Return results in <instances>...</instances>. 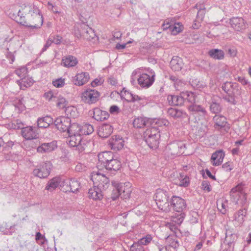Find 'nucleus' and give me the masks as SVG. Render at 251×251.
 <instances>
[{"label": "nucleus", "instance_id": "obj_1", "mask_svg": "<svg viewBox=\"0 0 251 251\" xmlns=\"http://www.w3.org/2000/svg\"><path fill=\"white\" fill-rule=\"evenodd\" d=\"M230 196L236 204L243 207L234 215V220L242 223L244 221V217L246 216L247 211V195L243 191L242 186L238 184L231 189L230 191Z\"/></svg>", "mask_w": 251, "mask_h": 251}, {"label": "nucleus", "instance_id": "obj_2", "mask_svg": "<svg viewBox=\"0 0 251 251\" xmlns=\"http://www.w3.org/2000/svg\"><path fill=\"white\" fill-rule=\"evenodd\" d=\"M221 89L227 95L223 99L232 104H236L235 97L241 94V87L237 82L226 81L221 85Z\"/></svg>", "mask_w": 251, "mask_h": 251}, {"label": "nucleus", "instance_id": "obj_3", "mask_svg": "<svg viewBox=\"0 0 251 251\" xmlns=\"http://www.w3.org/2000/svg\"><path fill=\"white\" fill-rule=\"evenodd\" d=\"M144 138L148 146L152 149L158 148L160 143V131L156 127L151 126L144 133Z\"/></svg>", "mask_w": 251, "mask_h": 251}, {"label": "nucleus", "instance_id": "obj_4", "mask_svg": "<svg viewBox=\"0 0 251 251\" xmlns=\"http://www.w3.org/2000/svg\"><path fill=\"white\" fill-rule=\"evenodd\" d=\"M169 193L163 189H157L154 196V200L159 209L165 212L170 211V203L169 202Z\"/></svg>", "mask_w": 251, "mask_h": 251}, {"label": "nucleus", "instance_id": "obj_5", "mask_svg": "<svg viewBox=\"0 0 251 251\" xmlns=\"http://www.w3.org/2000/svg\"><path fill=\"white\" fill-rule=\"evenodd\" d=\"M170 209L173 208L174 211L180 213L177 215L178 217L177 223H181L185 217V214L184 211L186 208V203L185 201L181 197L173 196L170 202Z\"/></svg>", "mask_w": 251, "mask_h": 251}, {"label": "nucleus", "instance_id": "obj_6", "mask_svg": "<svg viewBox=\"0 0 251 251\" xmlns=\"http://www.w3.org/2000/svg\"><path fill=\"white\" fill-rule=\"evenodd\" d=\"M137 84L142 89L150 87L155 81V74L154 71H151L149 74L147 73H136Z\"/></svg>", "mask_w": 251, "mask_h": 251}, {"label": "nucleus", "instance_id": "obj_7", "mask_svg": "<svg viewBox=\"0 0 251 251\" xmlns=\"http://www.w3.org/2000/svg\"><path fill=\"white\" fill-rule=\"evenodd\" d=\"M52 164L50 162H42L35 166L33 175L40 178H47L50 174Z\"/></svg>", "mask_w": 251, "mask_h": 251}, {"label": "nucleus", "instance_id": "obj_8", "mask_svg": "<svg viewBox=\"0 0 251 251\" xmlns=\"http://www.w3.org/2000/svg\"><path fill=\"white\" fill-rule=\"evenodd\" d=\"M31 13L30 23L32 24H28L26 27H30L32 29H37L41 27L43 23V17L40 10L37 8L33 7L32 10L29 11Z\"/></svg>", "mask_w": 251, "mask_h": 251}, {"label": "nucleus", "instance_id": "obj_9", "mask_svg": "<svg viewBox=\"0 0 251 251\" xmlns=\"http://www.w3.org/2000/svg\"><path fill=\"white\" fill-rule=\"evenodd\" d=\"M153 237L151 235L148 234L137 242H135L130 246V251H149L147 248H145L144 246H147L152 241Z\"/></svg>", "mask_w": 251, "mask_h": 251}, {"label": "nucleus", "instance_id": "obj_10", "mask_svg": "<svg viewBox=\"0 0 251 251\" xmlns=\"http://www.w3.org/2000/svg\"><path fill=\"white\" fill-rule=\"evenodd\" d=\"M100 96V93L98 91L88 89L82 93L81 100L85 103L92 104L98 101Z\"/></svg>", "mask_w": 251, "mask_h": 251}, {"label": "nucleus", "instance_id": "obj_11", "mask_svg": "<svg viewBox=\"0 0 251 251\" xmlns=\"http://www.w3.org/2000/svg\"><path fill=\"white\" fill-rule=\"evenodd\" d=\"M185 144L182 142H174L166 147L168 153L173 156H179L184 153Z\"/></svg>", "mask_w": 251, "mask_h": 251}, {"label": "nucleus", "instance_id": "obj_12", "mask_svg": "<svg viewBox=\"0 0 251 251\" xmlns=\"http://www.w3.org/2000/svg\"><path fill=\"white\" fill-rule=\"evenodd\" d=\"M159 122L157 119H151L146 117H138L133 122V126L137 128H141L145 126H153V123L157 124Z\"/></svg>", "mask_w": 251, "mask_h": 251}, {"label": "nucleus", "instance_id": "obj_13", "mask_svg": "<svg viewBox=\"0 0 251 251\" xmlns=\"http://www.w3.org/2000/svg\"><path fill=\"white\" fill-rule=\"evenodd\" d=\"M71 122V120L69 117L61 116L55 119L54 126L58 130L66 132L68 130Z\"/></svg>", "mask_w": 251, "mask_h": 251}, {"label": "nucleus", "instance_id": "obj_14", "mask_svg": "<svg viewBox=\"0 0 251 251\" xmlns=\"http://www.w3.org/2000/svg\"><path fill=\"white\" fill-rule=\"evenodd\" d=\"M21 134L25 139L30 141V144L31 145L32 147L33 148L34 143L32 140L36 139L38 135V134L33 127L31 126H28L22 128Z\"/></svg>", "mask_w": 251, "mask_h": 251}, {"label": "nucleus", "instance_id": "obj_15", "mask_svg": "<svg viewBox=\"0 0 251 251\" xmlns=\"http://www.w3.org/2000/svg\"><path fill=\"white\" fill-rule=\"evenodd\" d=\"M162 28L164 30L168 29L171 31L172 34L176 35L182 31L183 26L180 23H174L173 22L170 23L167 20L162 25Z\"/></svg>", "mask_w": 251, "mask_h": 251}, {"label": "nucleus", "instance_id": "obj_16", "mask_svg": "<svg viewBox=\"0 0 251 251\" xmlns=\"http://www.w3.org/2000/svg\"><path fill=\"white\" fill-rule=\"evenodd\" d=\"M115 157L113 153L110 151H106L100 153L98 154V160L102 167L106 169L110 164V162Z\"/></svg>", "mask_w": 251, "mask_h": 251}, {"label": "nucleus", "instance_id": "obj_17", "mask_svg": "<svg viewBox=\"0 0 251 251\" xmlns=\"http://www.w3.org/2000/svg\"><path fill=\"white\" fill-rule=\"evenodd\" d=\"M124 143V139L120 135H114L109 140L108 145L112 150L117 151L123 148Z\"/></svg>", "mask_w": 251, "mask_h": 251}, {"label": "nucleus", "instance_id": "obj_18", "mask_svg": "<svg viewBox=\"0 0 251 251\" xmlns=\"http://www.w3.org/2000/svg\"><path fill=\"white\" fill-rule=\"evenodd\" d=\"M10 17L15 21L18 24L24 25H28V23L25 21V14L20 9H16L13 12L9 13Z\"/></svg>", "mask_w": 251, "mask_h": 251}, {"label": "nucleus", "instance_id": "obj_19", "mask_svg": "<svg viewBox=\"0 0 251 251\" xmlns=\"http://www.w3.org/2000/svg\"><path fill=\"white\" fill-rule=\"evenodd\" d=\"M96 181L94 182L95 185L99 187L102 191L105 190L110 185L109 179L104 175L98 174L95 178Z\"/></svg>", "mask_w": 251, "mask_h": 251}, {"label": "nucleus", "instance_id": "obj_20", "mask_svg": "<svg viewBox=\"0 0 251 251\" xmlns=\"http://www.w3.org/2000/svg\"><path fill=\"white\" fill-rule=\"evenodd\" d=\"M167 100L169 105L172 106H181L184 104L183 95L181 92L179 95H169Z\"/></svg>", "mask_w": 251, "mask_h": 251}, {"label": "nucleus", "instance_id": "obj_21", "mask_svg": "<svg viewBox=\"0 0 251 251\" xmlns=\"http://www.w3.org/2000/svg\"><path fill=\"white\" fill-rule=\"evenodd\" d=\"M246 22L242 17H235L230 19V24L231 27L236 31H240L245 29Z\"/></svg>", "mask_w": 251, "mask_h": 251}, {"label": "nucleus", "instance_id": "obj_22", "mask_svg": "<svg viewBox=\"0 0 251 251\" xmlns=\"http://www.w3.org/2000/svg\"><path fill=\"white\" fill-rule=\"evenodd\" d=\"M91 115H93L92 118L97 121H103L107 120L109 117V113L101 110L100 108L96 107L93 109L92 113L89 112Z\"/></svg>", "mask_w": 251, "mask_h": 251}, {"label": "nucleus", "instance_id": "obj_23", "mask_svg": "<svg viewBox=\"0 0 251 251\" xmlns=\"http://www.w3.org/2000/svg\"><path fill=\"white\" fill-rule=\"evenodd\" d=\"M89 74L87 72H82L77 74L73 78V82L75 85L77 86H82L86 83L89 80Z\"/></svg>", "mask_w": 251, "mask_h": 251}, {"label": "nucleus", "instance_id": "obj_24", "mask_svg": "<svg viewBox=\"0 0 251 251\" xmlns=\"http://www.w3.org/2000/svg\"><path fill=\"white\" fill-rule=\"evenodd\" d=\"M57 148V142L53 141L49 143H42L37 148V151L39 153L50 152L54 151Z\"/></svg>", "mask_w": 251, "mask_h": 251}, {"label": "nucleus", "instance_id": "obj_25", "mask_svg": "<svg viewBox=\"0 0 251 251\" xmlns=\"http://www.w3.org/2000/svg\"><path fill=\"white\" fill-rule=\"evenodd\" d=\"M93 144V141L82 138L77 150L79 153H89L91 151Z\"/></svg>", "mask_w": 251, "mask_h": 251}, {"label": "nucleus", "instance_id": "obj_26", "mask_svg": "<svg viewBox=\"0 0 251 251\" xmlns=\"http://www.w3.org/2000/svg\"><path fill=\"white\" fill-rule=\"evenodd\" d=\"M103 191L96 185L89 190L88 197L90 199L95 201L100 200L103 198Z\"/></svg>", "mask_w": 251, "mask_h": 251}, {"label": "nucleus", "instance_id": "obj_27", "mask_svg": "<svg viewBox=\"0 0 251 251\" xmlns=\"http://www.w3.org/2000/svg\"><path fill=\"white\" fill-rule=\"evenodd\" d=\"M225 156V152L223 150H219L214 152L211 156V162L214 166H217L221 165Z\"/></svg>", "mask_w": 251, "mask_h": 251}, {"label": "nucleus", "instance_id": "obj_28", "mask_svg": "<svg viewBox=\"0 0 251 251\" xmlns=\"http://www.w3.org/2000/svg\"><path fill=\"white\" fill-rule=\"evenodd\" d=\"M113 132V128L109 124H104L101 126L98 130V135L102 138L109 136Z\"/></svg>", "mask_w": 251, "mask_h": 251}, {"label": "nucleus", "instance_id": "obj_29", "mask_svg": "<svg viewBox=\"0 0 251 251\" xmlns=\"http://www.w3.org/2000/svg\"><path fill=\"white\" fill-rule=\"evenodd\" d=\"M213 120L214 123V127L220 130L223 128H226L227 124L226 119L224 116L216 115L214 116Z\"/></svg>", "mask_w": 251, "mask_h": 251}, {"label": "nucleus", "instance_id": "obj_30", "mask_svg": "<svg viewBox=\"0 0 251 251\" xmlns=\"http://www.w3.org/2000/svg\"><path fill=\"white\" fill-rule=\"evenodd\" d=\"M61 63L65 67L71 68L75 66L78 63V60L74 56L68 55L62 57Z\"/></svg>", "mask_w": 251, "mask_h": 251}, {"label": "nucleus", "instance_id": "obj_31", "mask_svg": "<svg viewBox=\"0 0 251 251\" xmlns=\"http://www.w3.org/2000/svg\"><path fill=\"white\" fill-rule=\"evenodd\" d=\"M183 66L182 60L178 56H174L170 62V66L172 70L179 71Z\"/></svg>", "mask_w": 251, "mask_h": 251}, {"label": "nucleus", "instance_id": "obj_32", "mask_svg": "<svg viewBox=\"0 0 251 251\" xmlns=\"http://www.w3.org/2000/svg\"><path fill=\"white\" fill-rule=\"evenodd\" d=\"M217 207L218 210L222 214H225L228 211V201L225 198L222 197L217 200Z\"/></svg>", "mask_w": 251, "mask_h": 251}, {"label": "nucleus", "instance_id": "obj_33", "mask_svg": "<svg viewBox=\"0 0 251 251\" xmlns=\"http://www.w3.org/2000/svg\"><path fill=\"white\" fill-rule=\"evenodd\" d=\"M60 181V176H55L52 178L50 179L47 184L45 189L50 192L54 191L56 188L59 187L60 183L61 182Z\"/></svg>", "mask_w": 251, "mask_h": 251}, {"label": "nucleus", "instance_id": "obj_34", "mask_svg": "<svg viewBox=\"0 0 251 251\" xmlns=\"http://www.w3.org/2000/svg\"><path fill=\"white\" fill-rule=\"evenodd\" d=\"M68 135L69 137V139H68L69 146L71 147H75L77 150L82 138L81 134L79 133Z\"/></svg>", "mask_w": 251, "mask_h": 251}, {"label": "nucleus", "instance_id": "obj_35", "mask_svg": "<svg viewBox=\"0 0 251 251\" xmlns=\"http://www.w3.org/2000/svg\"><path fill=\"white\" fill-rule=\"evenodd\" d=\"M179 182L177 185L180 187H187L190 184V178L189 174L185 173L184 172H181L179 173L178 176Z\"/></svg>", "mask_w": 251, "mask_h": 251}, {"label": "nucleus", "instance_id": "obj_36", "mask_svg": "<svg viewBox=\"0 0 251 251\" xmlns=\"http://www.w3.org/2000/svg\"><path fill=\"white\" fill-rule=\"evenodd\" d=\"M209 56L215 60H222L224 58L225 53L222 50L213 49L208 52Z\"/></svg>", "mask_w": 251, "mask_h": 251}, {"label": "nucleus", "instance_id": "obj_37", "mask_svg": "<svg viewBox=\"0 0 251 251\" xmlns=\"http://www.w3.org/2000/svg\"><path fill=\"white\" fill-rule=\"evenodd\" d=\"M34 81L32 78L27 77L25 76L21 80H17L16 82L20 86V89L25 90V88L29 87L33 85Z\"/></svg>", "mask_w": 251, "mask_h": 251}, {"label": "nucleus", "instance_id": "obj_38", "mask_svg": "<svg viewBox=\"0 0 251 251\" xmlns=\"http://www.w3.org/2000/svg\"><path fill=\"white\" fill-rule=\"evenodd\" d=\"M78 131L80 134L89 135L94 132V129L92 125L86 123L80 126Z\"/></svg>", "mask_w": 251, "mask_h": 251}, {"label": "nucleus", "instance_id": "obj_39", "mask_svg": "<svg viewBox=\"0 0 251 251\" xmlns=\"http://www.w3.org/2000/svg\"><path fill=\"white\" fill-rule=\"evenodd\" d=\"M182 95H183L184 104L188 103H194L196 101V97L194 93L191 91L182 92Z\"/></svg>", "mask_w": 251, "mask_h": 251}, {"label": "nucleus", "instance_id": "obj_40", "mask_svg": "<svg viewBox=\"0 0 251 251\" xmlns=\"http://www.w3.org/2000/svg\"><path fill=\"white\" fill-rule=\"evenodd\" d=\"M70 187L66 189V191H70V192L77 193L80 188V183L75 178L69 179Z\"/></svg>", "mask_w": 251, "mask_h": 251}, {"label": "nucleus", "instance_id": "obj_41", "mask_svg": "<svg viewBox=\"0 0 251 251\" xmlns=\"http://www.w3.org/2000/svg\"><path fill=\"white\" fill-rule=\"evenodd\" d=\"M121 166L122 164L119 160L114 157L113 160L111 161L108 167L106 168V170L116 172L121 168Z\"/></svg>", "mask_w": 251, "mask_h": 251}, {"label": "nucleus", "instance_id": "obj_42", "mask_svg": "<svg viewBox=\"0 0 251 251\" xmlns=\"http://www.w3.org/2000/svg\"><path fill=\"white\" fill-rule=\"evenodd\" d=\"M204 12V8H201L198 12L197 16L196 19L194 21V24H193L192 27L194 29H198L200 27L201 25V21H202L203 16V13Z\"/></svg>", "mask_w": 251, "mask_h": 251}, {"label": "nucleus", "instance_id": "obj_43", "mask_svg": "<svg viewBox=\"0 0 251 251\" xmlns=\"http://www.w3.org/2000/svg\"><path fill=\"white\" fill-rule=\"evenodd\" d=\"M167 113L168 116L174 119L182 117L183 114V111L172 107L168 109Z\"/></svg>", "mask_w": 251, "mask_h": 251}, {"label": "nucleus", "instance_id": "obj_44", "mask_svg": "<svg viewBox=\"0 0 251 251\" xmlns=\"http://www.w3.org/2000/svg\"><path fill=\"white\" fill-rule=\"evenodd\" d=\"M124 185L123 183H119L117 185L112 191L111 198L113 201L116 200L120 196L121 197V192L123 190Z\"/></svg>", "mask_w": 251, "mask_h": 251}, {"label": "nucleus", "instance_id": "obj_45", "mask_svg": "<svg viewBox=\"0 0 251 251\" xmlns=\"http://www.w3.org/2000/svg\"><path fill=\"white\" fill-rule=\"evenodd\" d=\"M89 26L85 24L84 23H82L80 24L79 27L78 28L77 30H75V35L77 38H83V35H85L86 33V31L88 29Z\"/></svg>", "mask_w": 251, "mask_h": 251}, {"label": "nucleus", "instance_id": "obj_46", "mask_svg": "<svg viewBox=\"0 0 251 251\" xmlns=\"http://www.w3.org/2000/svg\"><path fill=\"white\" fill-rule=\"evenodd\" d=\"M55 100H56L54 101L56 102V106L58 108L60 109L66 108L68 102L64 97L61 96L60 95L59 96L57 95L55 98Z\"/></svg>", "mask_w": 251, "mask_h": 251}, {"label": "nucleus", "instance_id": "obj_47", "mask_svg": "<svg viewBox=\"0 0 251 251\" xmlns=\"http://www.w3.org/2000/svg\"><path fill=\"white\" fill-rule=\"evenodd\" d=\"M190 83L192 86L196 90L200 91H202L204 89V85L202 81H200L198 79H190Z\"/></svg>", "mask_w": 251, "mask_h": 251}, {"label": "nucleus", "instance_id": "obj_48", "mask_svg": "<svg viewBox=\"0 0 251 251\" xmlns=\"http://www.w3.org/2000/svg\"><path fill=\"white\" fill-rule=\"evenodd\" d=\"M15 225L9 226L5 224L4 226L0 225V232L4 235H11L14 231Z\"/></svg>", "mask_w": 251, "mask_h": 251}, {"label": "nucleus", "instance_id": "obj_49", "mask_svg": "<svg viewBox=\"0 0 251 251\" xmlns=\"http://www.w3.org/2000/svg\"><path fill=\"white\" fill-rule=\"evenodd\" d=\"M79 127H80V126L77 124L75 123H71V122L70 126H69L68 130H67L66 132L68 133V135L79 134L78 131Z\"/></svg>", "mask_w": 251, "mask_h": 251}, {"label": "nucleus", "instance_id": "obj_50", "mask_svg": "<svg viewBox=\"0 0 251 251\" xmlns=\"http://www.w3.org/2000/svg\"><path fill=\"white\" fill-rule=\"evenodd\" d=\"M65 113L67 117H69L70 119L71 118H75L77 116L76 109L73 106H68L66 107Z\"/></svg>", "mask_w": 251, "mask_h": 251}, {"label": "nucleus", "instance_id": "obj_51", "mask_svg": "<svg viewBox=\"0 0 251 251\" xmlns=\"http://www.w3.org/2000/svg\"><path fill=\"white\" fill-rule=\"evenodd\" d=\"M237 239V236L235 234H231L229 235H228L226 233V236L225 237L224 243L226 244L229 248L231 247V245L234 243Z\"/></svg>", "mask_w": 251, "mask_h": 251}, {"label": "nucleus", "instance_id": "obj_52", "mask_svg": "<svg viewBox=\"0 0 251 251\" xmlns=\"http://www.w3.org/2000/svg\"><path fill=\"white\" fill-rule=\"evenodd\" d=\"M189 110L195 112H201L202 115L204 114V108L201 105L193 103L189 106Z\"/></svg>", "mask_w": 251, "mask_h": 251}, {"label": "nucleus", "instance_id": "obj_53", "mask_svg": "<svg viewBox=\"0 0 251 251\" xmlns=\"http://www.w3.org/2000/svg\"><path fill=\"white\" fill-rule=\"evenodd\" d=\"M132 93L128 90L123 88V90L121 92V97L122 100H125L128 102L129 100L132 99Z\"/></svg>", "mask_w": 251, "mask_h": 251}, {"label": "nucleus", "instance_id": "obj_54", "mask_svg": "<svg viewBox=\"0 0 251 251\" xmlns=\"http://www.w3.org/2000/svg\"><path fill=\"white\" fill-rule=\"evenodd\" d=\"M61 182L60 183V186L61 188L62 191L63 192L67 193L70 192V191H66L67 189L70 187L69 185V179H64L62 177H61Z\"/></svg>", "mask_w": 251, "mask_h": 251}, {"label": "nucleus", "instance_id": "obj_55", "mask_svg": "<svg viewBox=\"0 0 251 251\" xmlns=\"http://www.w3.org/2000/svg\"><path fill=\"white\" fill-rule=\"evenodd\" d=\"M49 39L50 40L51 43H54L56 45H60L62 41V37L59 35H50Z\"/></svg>", "mask_w": 251, "mask_h": 251}, {"label": "nucleus", "instance_id": "obj_56", "mask_svg": "<svg viewBox=\"0 0 251 251\" xmlns=\"http://www.w3.org/2000/svg\"><path fill=\"white\" fill-rule=\"evenodd\" d=\"M210 109L214 113H218L221 111V106L219 103L212 102L210 106Z\"/></svg>", "mask_w": 251, "mask_h": 251}, {"label": "nucleus", "instance_id": "obj_57", "mask_svg": "<svg viewBox=\"0 0 251 251\" xmlns=\"http://www.w3.org/2000/svg\"><path fill=\"white\" fill-rule=\"evenodd\" d=\"M52 85L56 88H61L65 85V79L62 77L58 78L53 80L52 82Z\"/></svg>", "mask_w": 251, "mask_h": 251}, {"label": "nucleus", "instance_id": "obj_58", "mask_svg": "<svg viewBox=\"0 0 251 251\" xmlns=\"http://www.w3.org/2000/svg\"><path fill=\"white\" fill-rule=\"evenodd\" d=\"M86 33L85 35H83V38L86 40H91L94 38L96 34L94 30L91 27H89V29L86 31Z\"/></svg>", "mask_w": 251, "mask_h": 251}, {"label": "nucleus", "instance_id": "obj_59", "mask_svg": "<svg viewBox=\"0 0 251 251\" xmlns=\"http://www.w3.org/2000/svg\"><path fill=\"white\" fill-rule=\"evenodd\" d=\"M123 185V190L121 192V198L123 199H126L130 197L131 190L129 188L126 189L125 184Z\"/></svg>", "mask_w": 251, "mask_h": 251}, {"label": "nucleus", "instance_id": "obj_60", "mask_svg": "<svg viewBox=\"0 0 251 251\" xmlns=\"http://www.w3.org/2000/svg\"><path fill=\"white\" fill-rule=\"evenodd\" d=\"M15 74L19 77H25L27 73V69L25 67H21V68L15 71Z\"/></svg>", "mask_w": 251, "mask_h": 251}, {"label": "nucleus", "instance_id": "obj_61", "mask_svg": "<svg viewBox=\"0 0 251 251\" xmlns=\"http://www.w3.org/2000/svg\"><path fill=\"white\" fill-rule=\"evenodd\" d=\"M168 241L170 244V246L173 248L176 249L179 246V243L176 237H169Z\"/></svg>", "mask_w": 251, "mask_h": 251}, {"label": "nucleus", "instance_id": "obj_62", "mask_svg": "<svg viewBox=\"0 0 251 251\" xmlns=\"http://www.w3.org/2000/svg\"><path fill=\"white\" fill-rule=\"evenodd\" d=\"M57 96V94L54 95V93L50 91L48 92H46L44 94V97L45 98L48 100V101H53L55 100V98Z\"/></svg>", "mask_w": 251, "mask_h": 251}, {"label": "nucleus", "instance_id": "obj_63", "mask_svg": "<svg viewBox=\"0 0 251 251\" xmlns=\"http://www.w3.org/2000/svg\"><path fill=\"white\" fill-rule=\"evenodd\" d=\"M235 79L243 86H247L248 87L251 86L250 82L244 76H238Z\"/></svg>", "mask_w": 251, "mask_h": 251}, {"label": "nucleus", "instance_id": "obj_64", "mask_svg": "<svg viewBox=\"0 0 251 251\" xmlns=\"http://www.w3.org/2000/svg\"><path fill=\"white\" fill-rule=\"evenodd\" d=\"M34 244V242H28L27 241H25L23 244L20 245V248L29 251L32 249Z\"/></svg>", "mask_w": 251, "mask_h": 251}]
</instances>
